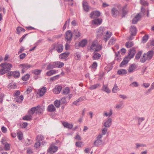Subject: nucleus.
I'll return each mask as SVG.
<instances>
[{
  "label": "nucleus",
  "instance_id": "2eb2a0df",
  "mask_svg": "<svg viewBox=\"0 0 154 154\" xmlns=\"http://www.w3.org/2000/svg\"><path fill=\"white\" fill-rule=\"evenodd\" d=\"M141 15L140 14H138L133 18L132 20V23L133 24H136L141 19Z\"/></svg>",
  "mask_w": 154,
  "mask_h": 154
},
{
  "label": "nucleus",
  "instance_id": "09e8293b",
  "mask_svg": "<svg viewBox=\"0 0 154 154\" xmlns=\"http://www.w3.org/2000/svg\"><path fill=\"white\" fill-rule=\"evenodd\" d=\"M142 54V52L141 51H139L136 54L135 58L136 60H139L140 57L141 56Z\"/></svg>",
  "mask_w": 154,
  "mask_h": 154
},
{
  "label": "nucleus",
  "instance_id": "72a5a7b5",
  "mask_svg": "<svg viewBox=\"0 0 154 154\" xmlns=\"http://www.w3.org/2000/svg\"><path fill=\"white\" fill-rule=\"evenodd\" d=\"M73 34L74 35L76 38H79L81 36V34L78 30H75L73 32Z\"/></svg>",
  "mask_w": 154,
  "mask_h": 154
},
{
  "label": "nucleus",
  "instance_id": "f03ea898",
  "mask_svg": "<svg viewBox=\"0 0 154 154\" xmlns=\"http://www.w3.org/2000/svg\"><path fill=\"white\" fill-rule=\"evenodd\" d=\"M102 48L101 45L99 44L97 41L96 40L92 42L89 50L91 52H92L93 51H98L101 50Z\"/></svg>",
  "mask_w": 154,
  "mask_h": 154
},
{
  "label": "nucleus",
  "instance_id": "3c124183",
  "mask_svg": "<svg viewBox=\"0 0 154 154\" xmlns=\"http://www.w3.org/2000/svg\"><path fill=\"white\" fill-rule=\"evenodd\" d=\"M29 75L28 74L25 75L24 76L22 77V79L23 81H26L28 80L29 77Z\"/></svg>",
  "mask_w": 154,
  "mask_h": 154
},
{
  "label": "nucleus",
  "instance_id": "aec40b11",
  "mask_svg": "<svg viewBox=\"0 0 154 154\" xmlns=\"http://www.w3.org/2000/svg\"><path fill=\"white\" fill-rule=\"evenodd\" d=\"M46 91V88L45 87H43L41 89L38 94L40 96H42L44 94Z\"/></svg>",
  "mask_w": 154,
  "mask_h": 154
},
{
  "label": "nucleus",
  "instance_id": "774afa93",
  "mask_svg": "<svg viewBox=\"0 0 154 154\" xmlns=\"http://www.w3.org/2000/svg\"><path fill=\"white\" fill-rule=\"evenodd\" d=\"M5 148L6 150L8 151L10 149V146L9 144L6 143L5 144Z\"/></svg>",
  "mask_w": 154,
  "mask_h": 154
},
{
  "label": "nucleus",
  "instance_id": "37998d69",
  "mask_svg": "<svg viewBox=\"0 0 154 154\" xmlns=\"http://www.w3.org/2000/svg\"><path fill=\"white\" fill-rule=\"evenodd\" d=\"M100 86V84H97L94 85H91L89 87V88L91 90H94L96 89Z\"/></svg>",
  "mask_w": 154,
  "mask_h": 154
},
{
  "label": "nucleus",
  "instance_id": "5701e85b",
  "mask_svg": "<svg viewBox=\"0 0 154 154\" xmlns=\"http://www.w3.org/2000/svg\"><path fill=\"white\" fill-rule=\"evenodd\" d=\"M73 34H72L70 30H69L67 31L65 34L66 38H72Z\"/></svg>",
  "mask_w": 154,
  "mask_h": 154
},
{
  "label": "nucleus",
  "instance_id": "6ab92c4d",
  "mask_svg": "<svg viewBox=\"0 0 154 154\" xmlns=\"http://www.w3.org/2000/svg\"><path fill=\"white\" fill-rule=\"evenodd\" d=\"M130 31L131 36H134L136 35L137 33V29L135 26H131L130 28Z\"/></svg>",
  "mask_w": 154,
  "mask_h": 154
},
{
  "label": "nucleus",
  "instance_id": "49530a36",
  "mask_svg": "<svg viewBox=\"0 0 154 154\" xmlns=\"http://www.w3.org/2000/svg\"><path fill=\"white\" fill-rule=\"evenodd\" d=\"M59 101L61 104H66L67 103L66 99L65 97L61 98Z\"/></svg>",
  "mask_w": 154,
  "mask_h": 154
},
{
  "label": "nucleus",
  "instance_id": "680f3d73",
  "mask_svg": "<svg viewBox=\"0 0 154 154\" xmlns=\"http://www.w3.org/2000/svg\"><path fill=\"white\" fill-rule=\"evenodd\" d=\"M145 119L144 117L139 118H138V124L140 125L141 124L142 122Z\"/></svg>",
  "mask_w": 154,
  "mask_h": 154
},
{
  "label": "nucleus",
  "instance_id": "bf43d9fd",
  "mask_svg": "<svg viewBox=\"0 0 154 154\" xmlns=\"http://www.w3.org/2000/svg\"><path fill=\"white\" fill-rule=\"evenodd\" d=\"M122 103H120L119 104H117L116 105V108L117 109H121L122 108Z\"/></svg>",
  "mask_w": 154,
  "mask_h": 154
},
{
  "label": "nucleus",
  "instance_id": "7c9ffc66",
  "mask_svg": "<svg viewBox=\"0 0 154 154\" xmlns=\"http://www.w3.org/2000/svg\"><path fill=\"white\" fill-rule=\"evenodd\" d=\"M102 90L103 91L107 93H109L110 92V91L108 88L107 85H103L102 88Z\"/></svg>",
  "mask_w": 154,
  "mask_h": 154
},
{
  "label": "nucleus",
  "instance_id": "412c9836",
  "mask_svg": "<svg viewBox=\"0 0 154 154\" xmlns=\"http://www.w3.org/2000/svg\"><path fill=\"white\" fill-rule=\"evenodd\" d=\"M62 124L65 127L69 129H72L73 126V125L72 124L69 123L67 122H63Z\"/></svg>",
  "mask_w": 154,
  "mask_h": 154
},
{
  "label": "nucleus",
  "instance_id": "052dcab7",
  "mask_svg": "<svg viewBox=\"0 0 154 154\" xmlns=\"http://www.w3.org/2000/svg\"><path fill=\"white\" fill-rule=\"evenodd\" d=\"M130 85L133 87H138L139 85L137 82H134L130 84Z\"/></svg>",
  "mask_w": 154,
  "mask_h": 154
},
{
  "label": "nucleus",
  "instance_id": "4468645a",
  "mask_svg": "<svg viewBox=\"0 0 154 154\" xmlns=\"http://www.w3.org/2000/svg\"><path fill=\"white\" fill-rule=\"evenodd\" d=\"M102 22V20L100 18H97L93 20L92 21V24L99 25H100Z\"/></svg>",
  "mask_w": 154,
  "mask_h": 154
},
{
  "label": "nucleus",
  "instance_id": "9b49d317",
  "mask_svg": "<svg viewBox=\"0 0 154 154\" xmlns=\"http://www.w3.org/2000/svg\"><path fill=\"white\" fill-rule=\"evenodd\" d=\"M82 5L85 11L86 12L89 11L90 7L88 5V4L87 1H84L82 2Z\"/></svg>",
  "mask_w": 154,
  "mask_h": 154
},
{
  "label": "nucleus",
  "instance_id": "13d9d810",
  "mask_svg": "<svg viewBox=\"0 0 154 154\" xmlns=\"http://www.w3.org/2000/svg\"><path fill=\"white\" fill-rule=\"evenodd\" d=\"M1 67L2 68L0 69V74L1 75H3L7 72L5 71V70L3 69V67Z\"/></svg>",
  "mask_w": 154,
  "mask_h": 154
},
{
  "label": "nucleus",
  "instance_id": "4c0bfd02",
  "mask_svg": "<svg viewBox=\"0 0 154 154\" xmlns=\"http://www.w3.org/2000/svg\"><path fill=\"white\" fill-rule=\"evenodd\" d=\"M36 107H34L31 108L28 112L32 116L34 114L35 111H36Z\"/></svg>",
  "mask_w": 154,
  "mask_h": 154
},
{
  "label": "nucleus",
  "instance_id": "c756f323",
  "mask_svg": "<svg viewBox=\"0 0 154 154\" xmlns=\"http://www.w3.org/2000/svg\"><path fill=\"white\" fill-rule=\"evenodd\" d=\"M16 87L17 86L16 84L13 82H11L8 85V88L10 89H15Z\"/></svg>",
  "mask_w": 154,
  "mask_h": 154
},
{
  "label": "nucleus",
  "instance_id": "603ef678",
  "mask_svg": "<svg viewBox=\"0 0 154 154\" xmlns=\"http://www.w3.org/2000/svg\"><path fill=\"white\" fill-rule=\"evenodd\" d=\"M119 90V88L116 84H115L114 87L112 89V92L113 93H116L117 91Z\"/></svg>",
  "mask_w": 154,
  "mask_h": 154
},
{
  "label": "nucleus",
  "instance_id": "ea45409f",
  "mask_svg": "<svg viewBox=\"0 0 154 154\" xmlns=\"http://www.w3.org/2000/svg\"><path fill=\"white\" fill-rule=\"evenodd\" d=\"M70 90L68 87H66L63 88L62 94H67L69 92Z\"/></svg>",
  "mask_w": 154,
  "mask_h": 154
},
{
  "label": "nucleus",
  "instance_id": "e433bc0d",
  "mask_svg": "<svg viewBox=\"0 0 154 154\" xmlns=\"http://www.w3.org/2000/svg\"><path fill=\"white\" fill-rule=\"evenodd\" d=\"M42 71V70L35 69L32 71V73L37 75H39L40 74Z\"/></svg>",
  "mask_w": 154,
  "mask_h": 154
},
{
  "label": "nucleus",
  "instance_id": "393cba45",
  "mask_svg": "<svg viewBox=\"0 0 154 154\" xmlns=\"http://www.w3.org/2000/svg\"><path fill=\"white\" fill-rule=\"evenodd\" d=\"M69 54V53L65 52L60 54L59 56V57L60 59H64L67 58Z\"/></svg>",
  "mask_w": 154,
  "mask_h": 154
},
{
  "label": "nucleus",
  "instance_id": "9d476101",
  "mask_svg": "<svg viewBox=\"0 0 154 154\" xmlns=\"http://www.w3.org/2000/svg\"><path fill=\"white\" fill-rule=\"evenodd\" d=\"M135 51V49L134 48H133L130 50L128 54V57L129 60H130L134 57L136 52Z\"/></svg>",
  "mask_w": 154,
  "mask_h": 154
},
{
  "label": "nucleus",
  "instance_id": "58836bf2",
  "mask_svg": "<svg viewBox=\"0 0 154 154\" xmlns=\"http://www.w3.org/2000/svg\"><path fill=\"white\" fill-rule=\"evenodd\" d=\"M133 45V42L131 41L126 42L125 44V46L127 48L131 47Z\"/></svg>",
  "mask_w": 154,
  "mask_h": 154
},
{
  "label": "nucleus",
  "instance_id": "1a4fd4ad",
  "mask_svg": "<svg viewBox=\"0 0 154 154\" xmlns=\"http://www.w3.org/2000/svg\"><path fill=\"white\" fill-rule=\"evenodd\" d=\"M62 88V87L61 86L57 85L55 86L53 90V91L56 94H58L60 93Z\"/></svg>",
  "mask_w": 154,
  "mask_h": 154
},
{
  "label": "nucleus",
  "instance_id": "6e6d98bb",
  "mask_svg": "<svg viewBox=\"0 0 154 154\" xmlns=\"http://www.w3.org/2000/svg\"><path fill=\"white\" fill-rule=\"evenodd\" d=\"M140 3L143 5L147 6L148 5V2L144 0H140Z\"/></svg>",
  "mask_w": 154,
  "mask_h": 154
},
{
  "label": "nucleus",
  "instance_id": "f704fd0d",
  "mask_svg": "<svg viewBox=\"0 0 154 154\" xmlns=\"http://www.w3.org/2000/svg\"><path fill=\"white\" fill-rule=\"evenodd\" d=\"M36 113L39 115L43 111V109L39 106H38L36 107Z\"/></svg>",
  "mask_w": 154,
  "mask_h": 154
},
{
  "label": "nucleus",
  "instance_id": "864d4df0",
  "mask_svg": "<svg viewBox=\"0 0 154 154\" xmlns=\"http://www.w3.org/2000/svg\"><path fill=\"white\" fill-rule=\"evenodd\" d=\"M81 55L79 53H76L74 55V58L76 60H80Z\"/></svg>",
  "mask_w": 154,
  "mask_h": 154
},
{
  "label": "nucleus",
  "instance_id": "473e14b6",
  "mask_svg": "<svg viewBox=\"0 0 154 154\" xmlns=\"http://www.w3.org/2000/svg\"><path fill=\"white\" fill-rule=\"evenodd\" d=\"M32 116L28 112V114L24 116L23 119L25 120H30L32 119Z\"/></svg>",
  "mask_w": 154,
  "mask_h": 154
},
{
  "label": "nucleus",
  "instance_id": "20e7f679",
  "mask_svg": "<svg viewBox=\"0 0 154 154\" xmlns=\"http://www.w3.org/2000/svg\"><path fill=\"white\" fill-rule=\"evenodd\" d=\"M0 66L1 67H3L7 72L11 70V68L13 66L11 64L7 63H2L0 64Z\"/></svg>",
  "mask_w": 154,
  "mask_h": 154
},
{
  "label": "nucleus",
  "instance_id": "cd10ccee",
  "mask_svg": "<svg viewBox=\"0 0 154 154\" xmlns=\"http://www.w3.org/2000/svg\"><path fill=\"white\" fill-rule=\"evenodd\" d=\"M23 99V95H21L20 96H17L15 98V101L18 103H21Z\"/></svg>",
  "mask_w": 154,
  "mask_h": 154
},
{
  "label": "nucleus",
  "instance_id": "a211bd4d",
  "mask_svg": "<svg viewBox=\"0 0 154 154\" xmlns=\"http://www.w3.org/2000/svg\"><path fill=\"white\" fill-rule=\"evenodd\" d=\"M56 109L54 105L52 104L49 105L47 109L48 111L50 112H54L55 111Z\"/></svg>",
  "mask_w": 154,
  "mask_h": 154
},
{
  "label": "nucleus",
  "instance_id": "0eeeda50",
  "mask_svg": "<svg viewBox=\"0 0 154 154\" xmlns=\"http://www.w3.org/2000/svg\"><path fill=\"white\" fill-rule=\"evenodd\" d=\"M112 122V118L109 117L107 120L104 122L103 125L105 127L109 128L111 126Z\"/></svg>",
  "mask_w": 154,
  "mask_h": 154
},
{
  "label": "nucleus",
  "instance_id": "a18cd8bd",
  "mask_svg": "<svg viewBox=\"0 0 154 154\" xmlns=\"http://www.w3.org/2000/svg\"><path fill=\"white\" fill-rule=\"evenodd\" d=\"M17 32L19 34L20 32H25V30L21 27H18L17 29Z\"/></svg>",
  "mask_w": 154,
  "mask_h": 154
},
{
  "label": "nucleus",
  "instance_id": "f8f14e48",
  "mask_svg": "<svg viewBox=\"0 0 154 154\" xmlns=\"http://www.w3.org/2000/svg\"><path fill=\"white\" fill-rule=\"evenodd\" d=\"M137 65L134 63L131 65L128 69V72L130 73L133 72L135 71V69L137 68Z\"/></svg>",
  "mask_w": 154,
  "mask_h": 154
},
{
  "label": "nucleus",
  "instance_id": "423d86ee",
  "mask_svg": "<svg viewBox=\"0 0 154 154\" xmlns=\"http://www.w3.org/2000/svg\"><path fill=\"white\" fill-rule=\"evenodd\" d=\"M100 13L99 11H95L92 12L90 14V17L92 19H94L99 17Z\"/></svg>",
  "mask_w": 154,
  "mask_h": 154
},
{
  "label": "nucleus",
  "instance_id": "6e6552de",
  "mask_svg": "<svg viewBox=\"0 0 154 154\" xmlns=\"http://www.w3.org/2000/svg\"><path fill=\"white\" fill-rule=\"evenodd\" d=\"M55 48L56 50L59 53H61L63 49V45L61 44H57L54 48L53 49Z\"/></svg>",
  "mask_w": 154,
  "mask_h": 154
},
{
  "label": "nucleus",
  "instance_id": "5fc2aeb1",
  "mask_svg": "<svg viewBox=\"0 0 154 154\" xmlns=\"http://www.w3.org/2000/svg\"><path fill=\"white\" fill-rule=\"evenodd\" d=\"M37 138L38 141L40 142V141L43 140L44 137L42 135H39L37 136Z\"/></svg>",
  "mask_w": 154,
  "mask_h": 154
},
{
  "label": "nucleus",
  "instance_id": "338daca9",
  "mask_svg": "<svg viewBox=\"0 0 154 154\" xmlns=\"http://www.w3.org/2000/svg\"><path fill=\"white\" fill-rule=\"evenodd\" d=\"M60 75H57L55 76H54L50 78L51 81H53L57 79V78Z\"/></svg>",
  "mask_w": 154,
  "mask_h": 154
},
{
  "label": "nucleus",
  "instance_id": "b1692460",
  "mask_svg": "<svg viewBox=\"0 0 154 154\" xmlns=\"http://www.w3.org/2000/svg\"><path fill=\"white\" fill-rule=\"evenodd\" d=\"M104 34L105 38H109L112 35V32L109 31H105Z\"/></svg>",
  "mask_w": 154,
  "mask_h": 154
},
{
  "label": "nucleus",
  "instance_id": "c9c22d12",
  "mask_svg": "<svg viewBox=\"0 0 154 154\" xmlns=\"http://www.w3.org/2000/svg\"><path fill=\"white\" fill-rule=\"evenodd\" d=\"M112 109H110L109 112L108 113L106 112H105L103 113V116L106 117H110L112 114Z\"/></svg>",
  "mask_w": 154,
  "mask_h": 154
},
{
  "label": "nucleus",
  "instance_id": "ddd939ff",
  "mask_svg": "<svg viewBox=\"0 0 154 154\" xmlns=\"http://www.w3.org/2000/svg\"><path fill=\"white\" fill-rule=\"evenodd\" d=\"M57 149L58 147L57 146L51 145L49 148L48 151L49 152L54 153L57 151Z\"/></svg>",
  "mask_w": 154,
  "mask_h": 154
},
{
  "label": "nucleus",
  "instance_id": "8fccbe9b",
  "mask_svg": "<svg viewBox=\"0 0 154 154\" xmlns=\"http://www.w3.org/2000/svg\"><path fill=\"white\" fill-rule=\"evenodd\" d=\"M17 134L18 139L20 140H22L23 137V134L22 133L21 131H19L17 132Z\"/></svg>",
  "mask_w": 154,
  "mask_h": 154
},
{
  "label": "nucleus",
  "instance_id": "c85d7f7f",
  "mask_svg": "<svg viewBox=\"0 0 154 154\" xmlns=\"http://www.w3.org/2000/svg\"><path fill=\"white\" fill-rule=\"evenodd\" d=\"M127 73V71L124 69H119L117 71V73L119 75H124L126 74Z\"/></svg>",
  "mask_w": 154,
  "mask_h": 154
},
{
  "label": "nucleus",
  "instance_id": "79ce46f5",
  "mask_svg": "<svg viewBox=\"0 0 154 154\" xmlns=\"http://www.w3.org/2000/svg\"><path fill=\"white\" fill-rule=\"evenodd\" d=\"M102 140H96L94 143V146H97L100 145L102 144Z\"/></svg>",
  "mask_w": 154,
  "mask_h": 154
},
{
  "label": "nucleus",
  "instance_id": "f3484780",
  "mask_svg": "<svg viewBox=\"0 0 154 154\" xmlns=\"http://www.w3.org/2000/svg\"><path fill=\"white\" fill-rule=\"evenodd\" d=\"M129 60L128 57H125V58L124 59L122 62L121 63L119 66L120 67H123L125 65L128 63Z\"/></svg>",
  "mask_w": 154,
  "mask_h": 154
},
{
  "label": "nucleus",
  "instance_id": "e2e57ef3",
  "mask_svg": "<svg viewBox=\"0 0 154 154\" xmlns=\"http://www.w3.org/2000/svg\"><path fill=\"white\" fill-rule=\"evenodd\" d=\"M135 145L136 146V149H138L140 147L145 146V145L143 144H140L139 143H136Z\"/></svg>",
  "mask_w": 154,
  "mask_h": 154
},
{
  "label": "nucleus",
  "instance_id": "c03bdc74",
  "mask_svg": "<svg viewBox=\"0 0 154 154\" xmlns=\"http://www.w3.org/2000/svg\"><path fill=\"white\" fill-rule=\"evenodd\" d=\"M101 57L99 53H95L93 56V58L94 60H98Z\"/></svg>",
  "mask_w": 154,
  "mask_h": 154
},
{
  "label": "nucleus",
  "instance_id": "39448f33",
  "mask_svg": "<svg viewBox=\"0 0 154 154\" xmlns=\"http://www.w3.org/2000/svg\"><path fill=\"white\" fill-rule=\"evenodd\" d=\"M111 14L112 16L114 17H117L120 14V12L116 7H114L111 9Z\"/></svg>",
  "mask_w": 154,
  "mask_h": 154
},
{
  "label": "nucleus",
  "instance_id": "de8ad7c7",
  "mask_svg": "<svg viewBox=\"0 0 154 154\" xmlns=\"http://www.w3.org/2000/svg\"><path fill=\"white\" fill-rule=\"evenodd\" d=\"M54 104L55 106L57 108H59L60 107V103L59 100H56L54 102Z\"/></svg>",
  "mask_w": 154,
  "mask_h": 154
},
{
  "label": "nucleus",
  "instance_id": "4be33fe9",
  "mask_svg": "<svg viewBox=\"0 0 154 154\" xmlns=\"http://www.w3.org/2000/svg\"><path fill=\"white\" fill-rule=\"evenodd\" d=\"M57 70H51L48 72H47L46 73V75L48 76H51V75L57 73Z\"/></svg>",
  "mask_w": 154,
  "mask_h": 154
},
{
  "label": "nucleus",
  "instance_id": "a878e982",
  "mask_svg": "<svg viewBox=\"0 0 154 154\" xmlns=\"http://www.w3.org/2000/svg\"><path fill=\"white\" fill-rule=\"evenodd\" d=\"M87 43V41L86 39H83L79 43V45L81 47H84L86 45Z\"/></svg>",
  "mask_w": 154,
  "mask_h": 154
},
{
  "label": "nucleus",
  "instance_id": "bb28decb",
  "mask_svg": "<svg viewBox=\"0 0 154 154\" xmlns=\"http://www.w3.org/2000/svg\"><path fill=\"white\" fill-rule=\"evenodd\" d=\"M56 66L55 65V62H52L50 63L48 65L47 67V69L49 70L51 69H52L56 67Z\"/></svg>",
  "mask_w": 154,
  "mask_h": 154
},
{
  "label": "nucleus",
  "instance_id": "69168bd1",
  "mask_svg": "<svg viewBox=\"0 0 154 154\" xmlns=\"http://www.w3.org/2000/svg\"><path fill=\"white\" fill-rule=\"evenodd\" d=\"M106 127H105L103 128V129L102 130V135H105L107 131V129L106 128Z\"/></svg>",
  "mask_w": 154,
  "mask_h": 154
},
{
  "label": "nucleus",
  "instance_id": "f257e3e1",
  "mask_svg": "<svg viewBox=\"0 0 154 154\" xmlns=\"http://www.w3.org/2000/svg\"><path fill=\"white\" fill-rule=\"evenodd\" d=\"M153 56V51H148L147 53L143 54L141 57L140 61L143 63L150 60Z\"/></svg>",
  "mask_w": 154,
  "mask_h": 154
},
{
  "label": "nucleus",
  "instance_id": "0e129e2a",
  "mask_svg": "<svg viewBox=\"0 0 154 154\" xmlns=\"http://www.w3.org/2000/svg\"><path fill=\"white\" fill-rule=\"evenodd\" d=\"M82 142H76L75 143L76 146L79 147H82Z\"/></svg>",
  "mask_w": 154,
  "mask_h": 154
},
{
  "label": "nucleus",
  "instance_id": "7ed1b4c3",
  "mask_svg": "<svg viewBox=\"0 0 154 154\" xmlns=\"http://www.w3.org/2000/svg\"><path fill=\"white\" fill-rule=\"evenodd\" d=\"M106 30V28L100 26L97 30L96 35L97 38H100L104 33Z\"/></svg>",
  "mask_w": 154,
  "mask_h": 154
},
{
  "label": "nucleus",
  "instance_id": "2f4dec72",
  "mask_svg": "<svg viewBox=\"0 0 154 154\" xmlns=\"http://www.w3.org/2000/svg\"><path fill=\"white\" fill-rule=\"evenodd\" d=\"M55 63L56 68H60L62 67L64 65L63 63L60 61L55 62Z\"/></svg>",
  "mask_w": 154,
  "mask_h": 154
},
{
  "label": "nucleus",
  "instance_id": "a19ab883",
  "mask_svg": "<svg viewBox=\"0 0 154 154\" xmlns=\"http://www.w3.org/2000/svg\"><path fill=\"white\" fill-rule=\"evenodd\" d=\"M13 76L15 78H18L20 75V73L19 72L16 71L13 72Z\"/></svg>",
  "mask_w": 154,
  "mask_h": 154
},
{
  "label": "nucleus",
  "instance_id": "4d7b16f0",
  "mask_svg": "<svg viewBox=\"0 0 154 154\" xmlns=\"http://www.w3.org/2000/svg\"><path fill=\"white\" fill-rule=\"evenodd\" d=\"M82 100V97H80L77 100L75 101H74L73 102V104L75 105H78V103L81 101Z\"/></svg>",
  "mask_w": 154,
  "mask_h": 154
},
{
  "label": "nucleus",
  "instance_id": "dca6fc26",
  "mask_svg": "<svg viewBox=\"0 0 154 154\" xmlns=\"http://www.w3.org/2000/svg\"><path fill=\"white\" fill-rule=\"evenodd\" d=\"M20 67L22 69L27 70L30 68L33 67L32 65H30L28 63L21 64L19 65Z\"/></svg>",
  "mask_w": 154,
  "mask_h": 154
}]
</instances>
